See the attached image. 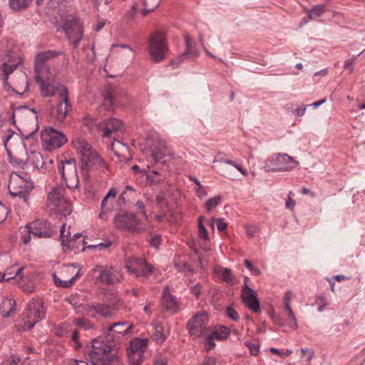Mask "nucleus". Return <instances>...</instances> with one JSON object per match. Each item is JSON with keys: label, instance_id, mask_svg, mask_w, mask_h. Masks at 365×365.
Returning a JSON list of instances; mask_svg holds the SVG:
<instances>
[{"label": "nucleus", "instance_id": "nucleus-38", "mask_svg": "<svg viewBox=\"0 0 365 365\" xmlns=\"http://www.w3.org/2000/svg\"><path fill=\"white\" fill-rule=\"evenodd\" d=\"M60 232H61L60 238L61 240V245L63 246V248L65 250H66V248L70 249L71 247H73V245H71V243L73 242V239H71V235L70 232L68 230L66 231L65 223H63L61 225Z\"/></svg>", "mask_w": 365, "mask_h": 365}, {"label": "nucleus", "instance_id": "nucleus-54", "mask_svg": "<svg viewBox=\"0 0 365 365\" xmlns=\"http://www.w3.org/2000/svg\"><path fill=\"white\" fill-rule=\"evenodd\" d=\"M21 359L17 356H12L2 361L1 365H17Z\"/></svg>", "mask_w": 365, "mask_h": 365}, {"label": "nucleus", "instance_id": "nucleus-59", "mask_svg": "<svg viewBox=\"0 0 365 365\" xmlns=\"http://www.w3.org/2000/svg\"><path fill=\"white\" fill-rule=\"evenodd\" d=\"M226 313L227 316L234 321H237L240 318L237 312L232 307H227Z\"/></svg>", "mask_w": 365, "mask_h": 365}, {"label": "nucleus", "instance_id": "nucleus-44", "mask_svg": "<svg viewBox=\"0 0 365 365\" xmlns=\"http://www.w3.org/2000/svg\"><path fill=\"white\" fill-rule=\"evenodd\" d=\"M32 0H9V6L14 10L26 8Z\"/></svg>", "mask_w": 365, "mask_h": 365}, {"label": "nucleus", "instance_id": "nucleus-45", "mask_svg": "<svg viewBox=\"0 0 365 365\" xmlns=\"http://www.w3.org/2000/svg\"><path fill=\"white\" fill-rule=\"evenodd\" d=\"M325 11L326 6L324 5H317L309 11V17L310 19H314L317 17L321 16Z\"/></svg>", "mask_w": 365, "mask_h": 365}, {"label": "nucleus", "instance_id": "nucleus-56", "mask_svg": "<svg viewBox=\"0 0 365 365\" xmlns=\"http://www.w3.org/2000/svg\"><path fill=\"white\" fill-rule=\"evenodd\" d=\"M111 245V242H101V243H99L98 245H88L87 247V248L88 249H96L98 250H105V249H107L108 247H110Z\"/></svg>", "mask_w": 365, "mask_h": 365}, {"label": "nucleus", "instance_id": "nucleus-33", "mask_svg": "<svg viewBox=\"0 0 365 365\" xmlns=\"http://www.w3.org/2000/svg\"><path fill=\"white\" fill-rule=\"evenodd\" d=\"M13 91L19 95H23L29 88V80L25 73L21 72L14 81Z\"/></svg>", "mask_w": 365, "mask_h": 365}, {"label": "nucleus", "instance_id": "nucleus-22", "mask_svg": "<svg viewBox=\"0 0 365 365\" xmlns=\"http://www.w3.org/2000/svg\"><path fill=\"white\" fill-rule=\"evenodd\" d=\"M25 267H18L16 265L11 266L2 273L0 272V282L9 281L15 279L18 284L23 285L24 277L27 272H25Z\"/></svg>", "mask_w": 365, "mask_h": 365}, {"label": "nucleus", "instance_id": "nucleus-15", "mask_svg": "<svg viewBox=\"0 0 365 365\" xmlns=\"http://www.w3.org/2000/svg\"><path fill=\"white\" fill-rule=\"evenodd\" d=\"M125 267L137 277H146L153 272V267L143 258L132 257L125 263Z\"/></svg>", "mask_w": 365, "mask_h": 365}, {"label": "nucleus", "instance_id": "nucleus-20", "mask_svg": "<svg viewBox=\"0 0 365 365\" xmlns=\"http://www.w3.org/2000/svg\"><path fill=\"white\" fill-rule=\"evenodd\" d=\"M78 266L75 264H72L71 265L66 266L63 269V273L66 274L72 275L71 278L68 277L63 276V279H60L57 277L56 274H53V277L55 282V284L58 287H71L76 282V280L80 277V269H78Z\"/></svg>", "mask_w": 365, "mask_h": 365}, {"label": "nucleus", "instance_id": "nucleus-42", "mask_svg": "<svg viewBox=\"0 0 365 365\" xmlns=\"http://www.w3.org/2000/svg\"><path fill=\"white\" fill-rule=\"evenodd\" d=\"M160 0H143L144 9L143 14L145 15L153 11L160 4Z\"/></svg>", "mask_w": 365, "mask_h": 365}, {"label": "nucleus", "instance_id": "nucleus-48", "mask_svg": "<svg viewBox=\"0 0 365 365\" xmlns=\"http://www.w3.org/2000/svg\"><path fill=\"white\" fill-rule=\"evenodd\" d=\"M287 323L289 327L292 329H297L299 326L297 323V319L295 314L293 312V310L287 311Z\"/></svg>", "mask_w": 365, "mask_h": 365}, {"label": "nucleus", "instance_id": "nucleus-6", "mask_svg": "<svg viewBox=\"0 0 365 365\" xmlns=\"http://www.w3.org/2000/svg\"><path fill=\"white\" fill-rule=\"evenodd\" d=\"M148 50L153 62L159 63L164 60L168 51V46L165 36L163 32L155 31L150 35Z\"/></svg>", "mask_w": 365, "mask_h": 365}, {"label": "nucleus", "instance_id": "nucleus-18", "mask_svg": "<svg viewBox=\"0 0 365 365\" xmlns=\"http://www.w3.org/2000/svg\"><path fill=\"white\" fill-rule=\"evenodd\" d=\"M59 54H61L60 52L53 50H48L37 54L35 58V73L38 78L42 77V75L52 73L47 64V61L56 57Z\"/></svg>", "mask_w": 365, "mask_h": 365}, {"label": "nucleus", "instance_id": "nucleus-46", "mask_svg": "<svg viewBox=\"0 0 365 365\" xmlns=\"http://www.w3.org/2000/svg\"><path fill=\"white\" fill-rule=\"evenodd\" d=\"M190 179L197 185L195 191L200 198H203L207 193L205 188L201 185L200 180L195 176H190Z\"/></svg>", "mask_w": 365, "mask_h": 365}, {"label": "nucleus", "instance_id": "nucleus-21", "mask_svg": "<svg viewBox=\"0 0 365 365\" xmlns=\"http://www.w3.org/2000/svg\"><path fill=\"white\" fill-rule=\"evenodd\" d=\"M213 163H216L215 167L218 173L227 178L234 179L232 170L228 165H232L235 168L244 176H247L248 175L247 170L244 169L242 166L231 160L220 158L219 160H214Z\"/></svg>", "mask_w": 365, "mask_h": 365}, {"label": "nucleus", "instance_id": "nucleus-37", "mask_svg": "<svg viewBox=\"0 0 365 365\" xmlns=\"http://www.w3.org/2000/svg\"><path fill=\"white\" fill-rule=\"evenodd\" d=\"M15 302L13 299L4 298L0 303V312L3 317H8L14 311Z\"/></svg>", "mask_w": 365, "mask_h": 365}, {"label": "nucleus", "instance_id": "nucleus-62", "mask_svg": "<svg viewBox=\"0 0 365 365\" xmlns=\"http://www.w3.org/2000/svg\"><path fill=\"white\" fill-rule=\"evenodd\" d=\"M72 339L73 341H74L75 344H74V348L76 349H78L81 347V345H80V343L78 341V337H79V334H78V332L76 329H74L72 332Z\"/></svg>", "mask_w": 365, "mask_h": 365}, {"label": "nucleus", "instance_id": "nucleus-23", "mask_svg": "<svg viewBox=\"0 0 365 365\" xmlns=\"http://www.w3.org/2000/svg\"><path fill=\"white\" fill-rule=\"evenodd\" d=\"M183 37L185 42V51L184 53L180 55L177 60H173L170 62V65L172 66H178L186 56H190L192 58L198 56L199 53L196 48L195 41L187 33L184 34Z\"/></svg>", "mask_w": 365, "mask_h": 365}, {"label": "nucleus", "instance_id": "nucleus-36", "mask_svg": "<svg viewBox=\"0 0 365 365\" xmlns=\"http://www.w3.org/2000/svg\"><path fill=\"white\" fill-rule=\"evenodd\" d=\"M133 328V324H129L128 322H116L108 327L110 332H115L117 334H125L129 333L130 330Z\"/></svg>", "mask_w": 365, "mask_h": 365}, {"label": "nucleus", "instance_id": "nucleus-49", "mask_svg": "<svg viewBox=\"0 0 365 365\" xmlns=\"http://www.w3.org/2000/svg\"><path fill=\"white\" fill-rule=\"evenodd\" d=\"M73 324L76 326L84 329H88L93 327V324L86 318L76 319L73 321Z\"/></svg>", "mask_w": 365, "mask_h": 365}, {"label": "nucleus", "instance_id": "nucleus-19", "mask_svg": "<svg viewBox=\"0 0 365 365\" xmlns=\"http://www.w3.org/2000/svg\"><path fill=\"white\" fill-rule=\"evenodd\" d=\"M93 273L99 272L97 280L106 284H113L120 281L118 270L113 267L96 265L93 269Z\"/></svg>", "mask_w": 365, "mask_h": 365}, {"label": "nucleus", "instance_id": "nucleus-40", "mask_svg": "<svg viewBox=\"0 0 365 365\" xmlns=\"http://www.w3.org/2000/svg\"><path fill=\"white\" fill-rule=\"evenodd\" d=\"M221 201L222 197L220 195H217L207 200L205 204L206 212L208 214H211L214 209L220 204Z\"/></svg>", "mask_w": 365, "mask_h": 365}, {"label": "nucleus", "instance_id": "nucleus-32", "mask_svg": "<svg viewBox=\"0 0 365 365\" xmlns=\"http://www.w3.org/2000/svg\"><path fill=\"white\" fill-rule=\"evenodd\" d=\"M118 190L115 187H112L109 190L107 195L104 197L101 202V212L99 214L101 218L108 211L111 210L113 200L118 193Z\"/></svg>", "mask_w": 365, "mask_h": 365}, {"label": "nucleus", "instance_id": "nucleus-25", "mask_svg": "<svg viewBox=\"0 0 365 365\" xmlns=\"http://www.w3.org/2000/svg\"><path fill=\"white\" fill-rule=\"evenodd\" d=\"M68 38L75 46L80 43L83 33L82 24L78 21H74L65 28Z\"/></svg>", "mask_w": 365, "mask_h": 365}, {"label": "nucleus", "instance_id": "nucleus-55", "mask_svg": "<svg viewBox=\"0 0 365 365\" xmlns=\"http://www.w3.org/2000/svg\"><path fill=\"white\" fill-rule=\"evenodd\" d=\"M68 324L63 323L58 325V328L56 329V335L59 336H63L64 334H66L68 330Z\"/></svg>", "mask_w": 365, "mask_h": 365}, {"label": "nucleus", "instance_id": "nucleus-4", "mask_svg": "<svg viewBox=\"0 0 365 365\" xmlns=\"http://www.w3.org/2000/svg\"><path fill=\"white\" fill-rule=\"evenodd\" d=\"M64 192L63 187H52L47 195L46 205L51 212L66 217L71 213L72 209L70 202L64 196Z\"/></svg>", "mask_w": 365, "mask_h": 365}, {"label": "nucleus", "instance_id": "nucleus-43", "mask_svg": "<svg viewBox=\"0 0 365 365\" xmlns=\"http://www.w3.org/2000/svg\"><path fill=\"white\" fill-rule=\"evenodd\" d=\"M205 217L203 216H200L198 220V235L199 237L205 240V241H209L210 238L208 237V232L206 230L203 222H204Z\"/></svg>", "mask_w": 365, "mask_h": 365}, {"label": "nucleus", "instance_id": "nucleus-9", "mask_svg": "<svg viewBox=\"0 0 365 365\" xmlns=\"http://www.w3.org/2000/svg\"><path fill=\"white\" fill-rule=\"evenodd\" d=\"M42 144L45 150L51 151L61 148L67 142L66 135L53 129L52 128H46L41 132Z\"/></svg>", "mask_w": 365, "mask_h": 365}, {"label": "nucleus", "instance_id": "nucleus-27", "mask_svg": "<svg viewBox=\"0 0 365 365\" xmlns=\"http://www.w3.org/2000/svg\"><path fill=\"white\" fill-rule=\"evenodd\" d=\"M162 304L165 310L172 314L177 313L180 309L178 300L169 292L168 287H165L163 291Z\"/></svg>", "mask_w": 365, "mask_h": 365}, {"label": "nucleus", "instance_id": "nucleus-51", "mask_svg": "<svg viewBox=\"0 0 365 365\" xmlns=\"http://www.w3.org/2000/svg\"><path fill=\"white\" fill-rule=\"evenodd\" d=\"M212 221L210 223V226L212 227V229H214L215 222L216 224L217 230L219 231H220V232H222V231L225 230V229L227 227V223L223 221V219H222V218H214V217H212Z\"/></svg>", "mask_w": 365, "mask_h": 365}, {"label": "nucleus", "instance_id": "nucleus-30", "mask_svg": "<svg viewBox=\"0 0 365 365\" xmlns=\"http://www.w3.org/2000/svg\"><path fill=\"white\" fill-rule=\"evenodd\" d=\"M87 315L91 317H97L98 316L103 317L105 318L111 317L113 312L109 307L106 304H95L88 305L86 308Z\"/></svg>", "mask_w": 365, "mask_h": 365}, {"label": "nucleus", "instance_id": "nucleus-50", "mask_svg": "<svg viewBox=\"0 0 365 365\" xmlns=\"http://www.w3.org/2000/svg\"><path fill=\"white\" fill-rule=\"evenodd\" d=\"M293 294L291 291H287L283 297V305L284 311L292 309L291 307V301L292 299Z\"/></svg>", "mask_w": 365, "mask_h": 365}, {"label": "nucleus", "instance_id": "nucleus-11", "mask_svg": "<svg viewBox=\"0 0 365 365\" xmlns=\"http://www.w3.org/2000/svg\"><path fill=\"white\" fill-rule=\"evenodd\" d=\"M55 76V73H49L47 75H42V77L39 78H38V76H35L36 83L39 84L41 96H56L58 98L61 96L60 88L66 86L61 83H53Z\"/></svg>", "mask_w": 365, "mask_h": 365}, {"label": "nucleus", "instance_id": "nucleus-17", "mask_svg": "<svg viewBox=\"0 0 365 365\" xmlns=\"http://www.w3.org/2000/svg\"><path fill=\"white\" fill-rule=\"evenodd\" d=\"M230 335V330L225 327H220L218 328H211L205 334L200 336L203 337L205 349L210 351L215 346V340L222 341L227 339Z\"/></svg>", "mask_w": 365, "mask_h": 365}, {"label": "nucleus", "instance_id": "nucleus-3", "mask_svg": "<svg viewBox=\"0 0 365 365\" xmlns=\"http://www.w3.org/2000/svg\"><path fill=\"white\" fill-rule=\"evenodd\" d=\"M11 120L26 138H32L38 129L36 113L26 106L16 108L13 111Z\"/></svg>", "mask_w": 365, "mask_h": 365}, {"label": "nucleus", "instance_id": "nucleus-61", "mask_svg": "<svg viewBox=\"0 0 365 365\" xmlns=\"http://www.w3.org/2000/svg\"><path fill=\"white\" fill-rule=\"evenodd\" d=\"M16 68V66L13 67L11 66H9L6 63L3 64V71L5 74L4 80L5 81H7V76L10 73H11L14 71V69Z\"/></svg>", "mask_w": 365, "mask_h": 365}, {"label": "nucleus", "instance_id": "nucleus-64", "mask_svg": "<svg viewBox=\"0 0 365 365\" xmlns=\"http://www.w3.org/2000/svg\"><path fill=\"white\" fill-rule=\"evenodd\" d=\"M7 215L6 207L0 202V222L4 221Z\"/></svg>", "mask_w": 365, "mask_h": 365}, {"label": "nucleus", "instance_id": "nucleus-1", "mask_svg": "<svg viewBox=\"0 0 365 365\" xmlns=\"http://www.w3.org/2000/svg\"><path fill=\"white\" fill-rule=\"evenodd\" d=\"M86 361H75V365H110L118 357V348L113 341L101 336L94 339L84 349Z\"/></svg>", "mask_w": 365, "mask_h": 365}, {"label": "nucleus", "instance_id": "nucleus-63", "mask_svg": "<svg viewBox=\"0 0 365 365\" xmlns=\"http://www.w3.org/2000/svg\"><path fill=\"white\" fill-rule=\"evenodd\" d=\"M202 287L200 284H197L195 286L191 287V292L198 298L201 294Z\"/></svg>", "mask_w": 365, "mask_h": 365}, {"label": "nucleus", "instance_id": "nucleus-26", "mask_svg": "<svg viewBox=\"0 0 365 365\" xmlns=\"http://www.w3.org/2000/svg\"><path fill=\"white\" fill-rule=\"evenodd\" d=\"M242 298L250 309L254 312L259 311V301L256 297L255 293L246 284H244L242 287Z\"/></svg>", "mask_w": 365, "mask_h": 365}, {"label": "nucleus", "instance_id": "nucleus-2", "mask_svg": "<svg viewBox=\"0 0 365 365\" xmlns=\"http://www.w3.org/2000/svg\"><path fill=\"white\" fill-rule=\"evenodd\" d=\"M71 143L81 160L83 170L93 169L103 171L106 169L104 160L86 138L76 135L73 138Z\"/></svg>", "mask_w": 365, "mask_h": 365}, {"label": "nucleus", "instance_id": "nucleus-13", "mask_svg": "<svg viewBox=\"0 0 365 365\" xmlns=\"http://www.w3.org/2000/svg\"><path fill=\"white\" fill-rule=\"evenodd\" d=\"M24 315L26 318L25 326L28 329H31L35 324L46 317L45 312L43 311V302L39 300L30 302L26 307Z\"/></svg>", "mask_w": 365, "mask_h": 365}, {"label": "nucleus", "instance_id": "nucleus-8", "mask_svg": "<svg viewBox=\"0 0 365 365\" xmlns=\"http://www.w3.org/2000/svg\"><path fill=\"white\" fill-rule=\"evenodd\" d=\"M114 225L116 228L131 233H139L145 230L141 222L136 215L131 212H120L114 217Z\"/></svg>", "mask_w": 365, "mask_h": 365}, {"label": "nucleus", "instance_id": "nucleus-29", "mask_svg": "<svg viewBox=\"0 0 365 365\" xmlns=\"http://www.w3.org/2000/svg\"><path fill=\"white\" fill-rule=\"evenodd\" d=\"M110 149L119 161H127L131 158L128 145L119 140H114L110 145Z\"/></svg>", "mask_w": 365, "mask_h": 365}, {"label": "nucleus", "instance_id": "nucleus-47", "mask_svg": "<svg viewBox=\"0 0 365 365\" xmlns=\"http://www.w3.org/2000/svg\"><path fill=\"white\" fill-rule=\"evenodd\" d=\"M152 175H148L147 180L151 184H159L164 181L165 177L156 170H152Z\"/></svg>", "mask_w": 365, "mask_h": 365}, {"label": "nucleus", "instance_id": "nucleus-57", "mask_svg": "<svg viewBox=\"0 0 365 365\" xmlns=\"http://www.w3.org/2000/svg\"><path fill=\"white\" fill-rule=\"evenodd\" d=\"M245 344L249 348L252 355L257 356L259 354V347L258 345L254 344L250 341H246Z\"/></svg>", "mask_w": 365, "mask_h": 365}, {"label": "nucleus", "instance_id": "nucleus-34", "mask_svg": "<svg viewBox=\"0 0 365 365\" xmlns=\"http://www.w3.org/2000/svg\"><path fill=\"white\" fill-rule=\"evenodd\" d=\"M148 344V339L146 338H135L129 343L127 352H145Z\"/></svg>", "mask_w": 365, "mask_h": 365}, {"label": "nucleus", "instance_id": "nucleus-14", "mask_svg": "<svg viewBox=\"0 0 365 365\" xmlns=\"http://www.w3.org/2000/svg\"><path fill=\"white\" fill-rule=\"evenodd\" d=\"M24 232L39 238H49L56 232V230L47 221H37L25 227Z\"/></svg>", "mask_w": 365, "mask_h": 365}, {"label": "nucleus", "instance_id": "nucleus-31", "mask_svg": "<svg viewBox=\"0 0 365 365\" xmlns=\"http://www.w3.org/2000/svg\"><path fill=\"white\" fill-rule=\"evenodd\" d=\"M152 325L155 329L152 336L153 340H155L157 344H163L169 335V329L165 328L163 324L158 322H153Z\"/></svg>", "mask_w": 365, "mask_h": 365}, {"label": "nucleus", "instance_id": "nucleus-12", "mask_svg": "<svg viewBox=\"0 0 365 365\" xmlns=\"http://www.w3.org/2000/svg\"><path fill=\"white\" fill-rule=\"evenodd\" d=\"M211 328L208 325V316L205 312H197L187 323V329L193 338L200 337Z\"/></svg>", "mask_w": 365, "mask_h": 365}, {"label": "nucleus", "instance_id": "nucleus-10", "mask_svg": "<svg viewBox=\"0 0 365 365\" xmlns=\"http://www.w3.org/2000/svg\"><path fill=\"white\" fill-rule=\"evenodd\" d=\"M58 170L62 180L69 189L77 188L79 184L78 176L75 160L71 159L61 161L58 165Z\"/></svg>", "mask_w": 365, "mask_h": 365}, {"label": "nucleus", "instance_id": "nucleus-35", "mask_svg": "<svg viewBox=\"0 0 365 365\" xmlns=\"http://www.w3.org/2000/svg\"><path fill=\"white\" fill-rule=\"evenodd\" d=\"M214 272L218 275L223 282L230 284H235V277L232 274L231 269L224 268L221 266H216L214 268Z\"/></svg>", "mask_w": 365, "mask_h": 365}, {"label": "nucleus", "instance_id": "nucleus-16", "mask_svg": "<svg viewBox=\"0 0 365 365\" xmlns=\"http://www.w3.org/2000/svg\"><path fill=\"white\" fill-rule=\"evenodd\" d=\"M60 91L61 96L58 97L57 106L53 109L52 115L58 123H62L67 116L71 106L68 101V88L66 87H61Z\"/></svg>", "mask_w": 365, "mask_h": 365}, {"label": "nucleus", "instance_id": "nucleus-52", "mask_svg": "<svg viewBox=\"0 0 365 365\" xmlns=\"http://www.w3.org/2000/svg\"><path fill=\"white\" fill-rule=\"evenodd\" d=\"M29 273L26 272V276L24 277V282H23V285L19 284V287H21L23 289V291L26 293H31L35 291L36 287L33 284H26V282L28 280L29 278Z\"/></svg>", "mask_w": 365, "mask_h": 365}, {"label": "nucleus", "instance_id": "nucleus-58", "mask_svg": "<svg viewBox=\"0 0 365 365\" xmlns=\"http://www.w3.org/2000/svg\"><path fill=\"white\" fill-rule=\"evenodd\" d=\"M246 234L249 237H253L258 231V227L256 225H247L245 226Z\"/></svg>", "mask_w": 365, "mask_h": 365}, {"label": "nucleus", "instance_id": "nucleus-5", "mask_svg": "<svg viewBox=\"0 0 365 365\" xmlns=\"http://www.w3.org/2000/svg\"><path fill=\"white\" fill-rule=\"evenodd\" d=\"M8 188L11 195L26 202L34 185L30 178L13 173L9 178Z\"/></svg>", "mask_w": 365, "mask_h": 365}, {"label": "nucleus", "instance_id": "nucleus-39", "mask_svg": "<svg viewBox=\"0 0 365 365\" xmlns=\"http://www.w3.org/2000/svg\"><path fill=\"white\" fill-rule=\"evenodd\" d=\"M103 96L104 99L103 106L106 110H108L113 104V101L115 98V91L113 88L108 87L105 89Z\"/></svg>", "mask_w": 365, "mask_h": 365}, {"label": "nucleus", "instance_id": "nucleus-41", "mask_svg": "<svg viewBox=\"0 0 365 365\" xmlns=\"http://www.w3.org/2000/svg\"><path fill=\"white\" fill-rule=\"evenodd\" d=\"M130 365H141L144 352H127Z\"/></svg>", "mask_w": 365, "mask_h": 365}, {"label": "nucleus", "instance_id": "nucleus-60", "mask_svg": "<svg viewBox=\"0 0 365 365\" xmlns=\"http://www.w3.org/2000/svg\"><path fill=\"white\" fill-rule=\"evenodd\" d=\"M160 237L158 235H151L150 239V245L156 248L160 245Z\"/></svg>", "mask_w": 365, "mask_h": 365}, {"label": "nucleus", "instance_id": "nucleus-24", "mask_svg": "<svg viewBox=\"0 0 365 365\" xmlns=\"http://www.w3.org/2000/svg\"><path fill=\"white\" fill-rule=\"evenodd\" d=\"M167 144L165 141H159L158 146L152 150V158L158 169L167 170L168 165L166 163L165 157L166 155Z\"/></svg>", "mask_w": 365, "mask_h": 365}, {"label": "nucleus", "instance_id": "nucleus-7", "mask_svg": "<svg viewBox=\"0 0 365 365\" xmlns=\"http://www.w3.org/2000/svg\"><path fill=\"white\" fill-rule=\"evenodd\" d=\"M299 164L292 157L287 153H274L265 162L266 171L287 172L293 170Z\"/></svg>", "mask_w": 365, "mask_h": 365}, {"label": "nucleus", "instance_id": "nucleus-53", "mask_svg": "<svg viewBox=\"0 0 365 365\" xmlns=\"http://www.w3.org/2000/svg\"><path fill=\"white\" fill-rule=\"evenodd\" d=\"M302 357L306 359L307 361H309L314 356V352L313 349L309 348L301 349Z\"/></svg>", "mask_w": 365, "mask_h": 365}, {"label": "nucleus", "instance_id": "nucleus-28", "mask_svg": "<svg viewBox=\"0 0 365 365\" xmlns=\"http://www.w3.org/2000/svg\"><path fill=\"white\" fill-rule=\"evenodd\" d=\"M122 122L116 118H108L99 123L98 127L103 131V136L109 138L117 130L121 129Z\"/></svg>", "mask_w": 365, "mask_h": 365}]
</instances>
